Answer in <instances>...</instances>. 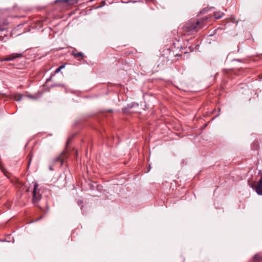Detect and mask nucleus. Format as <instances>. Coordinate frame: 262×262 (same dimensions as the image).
Listing matches in <instances>:
<instances>
[{
	"mask_svg": "<svg viewBox=\"0 0 262 262\" xmlns=\"http://www.w3.org/2000/svg\"><path fill=\"white\" fill-rule=\"evenodd\" d=\"M235 60L239 61V59H234Z\"/></svg>",
	"mask_w": 262,
	"mask_h": 262,
	"instance_id": "18",
	"label": "nucleus"
},
{
	"mask_svg": "<svg viewBox=\"0 0 262 262\" xmlns=\"http://www.w3.org/2000/svg\"><path fill=\"white\" fill-rule=\"evenodd\" d=\"M0 167H1V165H0ZM1 169H2V167H1ZM2 170L3 171V173H5V171H4L3 169H2Z\"/></svg>",
	"mask_w": 262,
	"mask_h": 262,
	"instance_id": "17",
	"label": "nucleus"
},
{
	"mask_svg": "<svg viewBox=\"0 0 262 262\" xmlns=\"http://www.w3.org/2000/svg\"><path fill=\"white\" fill-rule=\"evenodd\" d=\"M223 13H215L214 15V17L216 18H220L223 16Z\"/></svg>",
	"mask_w": 262,
	"mask_h": 262,
	"instance_id": "10",
	"label": "nucleus"
},
{
	"mask_svg": "<svg viewBox=\"0 0 262 262\" xmlns=\"http://www.w3.org/2000/svg\"><path fill=\"white\" fill-rule=\"evenodd\" d=\"M61 71V70L60 69V68H59V67L56 69V70L55 71V73H58L60 71Z\"/></svg>",
	"mask_w": 262,
	"mask_h": 262,
	"instance_id": "14",
	"label": "nucleus"
},
{
	"mask_svg": "<svg viewBox=\"0 0 262 262\" xmlns=\"http://www.w3.org/2000/svg\"><path fill=\"white\" fill-rule=\"evenodd\" d=\"M66 154V151H63L61 154V155L59 157L57 158L56 160L57 161H60L61 164L63 163V160H64V158H63V156H64Z\"/></svg>",
	"mask_w": 262,
	"mask_h": 262,
	"instance_id": "9",
	"label": "nucleus"
},
{
	"mask_svg": "<svg viewBox=\"0 0 262 262\" xmlns=\"http://www.w3.org/2000/svg\"><path fill=\"white\" fill-rule=\"evenodd\" d=\"M6 61H7V60H6V58H0V61H1V62Z\"/></svg>",
	"mask_w": 262,
	"mask_h": 262,
	"instance_id": "13",
	"label": "nucleus"
},
{
	"mask_svg": "<svg viewBox=\"0 0 262 262\" xmlns=\"http://www.w3.org/2000/svg\"><path fill=\"white\" fill-rule=\"evenodd\" d=\"M208 11V8H206L203 9L201 11V13H206V12H207Z\"/></svg>",
	"mask_w": 262,
	"mask_h": 262,
	"instance_id": "11",
	"label": "nucleus"
},
{
	"mask_svg": "<svg viewBox=\"0 0 262 262\" xmlns=\"http://www.w3.org/2000/svg\"><path fill=\"white\" fill-rule=\"evenodd\" d=\"M207 19L204 18L201 20L190 19L183 26V30L186 32H198L205 27Z\"/></svg>",
	"mask_w": 262,
	"mask_h": 262,
	"instance_id": "1",
	"label": "nucleus"
},
{
	"mask_svg": "<svg viewBox=\"0 0 262 262\" xmlns=\"http://www.w3.org/2000/svg\"><path fill=\"white\" fill-rule=\"evenodd\" d=\"M42 88H43V89H45V91H49L48 88H47V86H46V83H45V84H43L42 85Z\"/></svg>",
	"mask_w": 262,
	"mask_h": 262,
	"instance_id": "12",
	"label": "nucleus"
},
{
	"mask_svg": "<svg viewBox=\"0 0 262 262\" xmlns=\"http://www.w3.org/2000/svg\"><path fill=\"white\" fill-rule=\"evenodd\" d=\"M65 68V64H62L59 67V68H60V70H62V69Z\"/></svg>",
	"mask_w": 262,
	"mask_h": 262,
	"instance_id": "15",
	"label": "nucleus"
},
{
	"mask_svg": "<svg viewBox=\"0 0 262 262\" xmlns=\"http://www.w3.org/2000/svg\"><path fill=\"white\" fill-rule=\"evenodd\" d=\"M72 55L75 58H79V60L83 58V55L81 52H72Z\"/></svg>",
	"mask_w": 262,
	"mask_h": 262,
	"instance_id": "6",
	"label": "nucleus"
},
{
	"mask_svg": "<svg viewBox=\"0 0 262 262\" xmlns=\"http://www.w3.org/2000/svg\"><path fill=\"white\" fill-rule=\"evenodd\" d=\"M255 190L258 194L262 195V175L260 179L257 182Z\"/></svg>",
	"mask_w": 262,
	"mask_h": 262,
	"instance_id": "3",
	"label": "nucleus"
},
{
	"mask_svg": "<svg viewBox=\"0 0 262 262\" xmlns=\"http://www.w3.org/2000/svg\"><path fill=\"white\" fill-rule=\"evenodd\" d=\"M61 2H66L68 4V5H74L76 4L78 2V0H59Z\"/></svg>",
	"mask_w": 262,
	"mask_h": 262,
	"instance_id": "8",
	"label": "nucleus"
},
{
	"mask_svg": "<svg viewBox=\"0 0 262 262\" xmlns=\"http://www.w3.org/2000/svg\"><path fill=\"white\" fill-rule=\"evenodd\" d=\"M262 260V256L259 254H256L253 257V261L254 262H260Z\"/></svg>",
	"mask_w": 262,
	"mask_h": 262,
	"instance_id": "7",
	"label": "nucleus"
},
{
	"mask_svg": "<svg viewBox=\"0 0 262 262\" xmlns=\"http://www.w3.org/2000/svg\"><path fill=\"white\" fill-rule=\"evenodd\" d=\"M49 80H50V78L47 79L46 80V82H48Z\"/></svg>",
	"mask_w": 262,
	"mask_h": 262,
	"instance_id": "16",
	"label": "nucleus"
},
{
	"mask_svg": "<svg viewBox=\"0 0 262 262\" xmlns=\"http://www.w3.org/2000/svg\"><path fill=\"white\" fill-rule=\"evenodd\" d=\"M22 55L21 54L19 53H12L11 54H10L6 57V60L8 61H12L14 60L15 59L17 58H19L21 57Z\"/></svg>",
	"mask_w": 262,
	"mask_h": 262,
	"instance_id": "4",
	"label": "nucleus"
},
{
	"mask_svg": "<svg viewBox=\"0 0 262 262\" xmlns=\"http://www.w3.org/2000/svg\"><path fill=\"white\" fill-rule=\"evenodd\" d=\"M178 84H174V86L180 90L183 91H189L188 89L187 88H186L185 86V83H177Z\"/></svg>",
	"mask_w": 262,
	"mask_h": 262,
	"instance_id": "5",
	"label": "nucleus"
},
{
	"mask_svg": "<svg viewBox=\"0 0 262 262\" xmlns=\"http://www.w3.org/2000/svg\"><path fill=\"white\" fill-rule=\"evenodd\" d=\"M34 184V188L33 190V199L32 201L34 204H35L36 203L38 202L40 198L41 195L40 194L37 192V188L38 187V185L36 183H33Z\"/></svg>",
	"mask_w": 262,
	"mask_h": 262,
	"instance_id": "2",
	"label": "nucleus"
}]
</instances>
